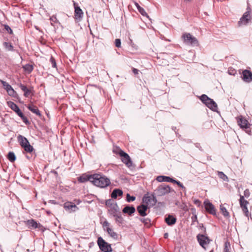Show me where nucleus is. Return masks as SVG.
Wrapping results in <instances>:
<instances>
[{
	"instance_id": "f257e3e1",
	"label": "nucleus",
	"mask_w": 252,
	"mask_h": 252,
	"mask_svg": "<svg viewBox=\"0 0 252 252\" xmlns=\"http://www.w3.org/2000/svg\"><path fill=\"white\" fill-rule=\"evenodd\" d=\"M92 184L97 187L105 188L110 185L111 182L108 178L103 174H94Z\"/></svg>"
},
{
	"instance_id": "f03ea898",
	"label": "nucleus",
	"mask_w": 252,
	"mask_h": 252,
	"mask_svg": "<svg viewBox=\"0 0 252 252\" xmlns=\"http://www.w3.org/2000/svg\"><path fill=\"white\" fill-rule=\"evenodd\" d=\"M182 38L184 43L187 45L194 47L199 45L197 38L189 33H184L182 35Z\"/></svg>"
},
{
	"instance_id": "7ed1b4c3",
	"label": "nucleus",
	"mask_w": 252,
	"mask_h": 252,
	"mask_svg": "<svg viewBox=\"0 0 252 252\" xmlns=\"http://www.w3.org/2000/svg\"><path fill=\"white\" fill-rule=\"evenodd\" d=\"M200 100L210 109L216 112L218 109V105L213 99L209 97L206 94H202L200 96Z\"/></svg>"
},
{
	"instance_id": "20e7f679",
	"label": "nucleus",
	"mask_w": 252,
	"mask_h": 252,
	"mask_svg": "<svg viewBox=\"0 0 252 252\" xmlns=\"http://www.w3.org/2000/svg\"><path fill=\"white\" fill-rule=\"evenodd\" d=\"M17 139L20 146L26 152L31 153L33 151V147L30 145L27 138L21 135H19Z\"/></svg>"
},
{
	"instance_id": "39448f33",
	"label": "nucleus",
	"mask_w": 252,
	"mask_h": 252,
	"mask_svg": "<svg viewBox=\"0 0 252 252\" xmlns=\"http://www.w3.org/2000/svg\"><path fill=\"white\" fill-rule=\"evenodd\" d=\"M97 244L100 250L103 252H111L112 251L111 245L105 241L101 237L98 238Z\"/></svg>"
},
{
	"instance_id": "423d86ee",
	"label": "nucleus",
	"mask_w": 252,
	"mask_h": 252,
	"mask_svg": "<svg viewBox=\"0 0 252 252\" xmlns=\"http://www.w3.org/2000/svg\"><path fill=\"white\" fill-rule=\"evenodd\" d=\"M170 187L165 184L159 186L155 190L154 193L158 196H163L170 192Z\"/></svg>"
},
{
	"instance_id": "0eeeda50",
	"label": "nucleus",
	"mask_w": 252,
	"mask_h": 252,
	"mask_svg": "<svg viewBox=\"0 0 252 252\" xmlns=\"http://www.w3.org/2000/svg\"><path fill=\"white\" fill-rule=\"evenodd\" d=\"M251 8L248 6L247 8L246 12L243 14L242 17L240 18V20L238 22L239 26H241V25H246L251 21Z\"/></svg>"
},
{
	"instance_id": "6e6552de",
	"label": "nucleus",
	"mask_w": 252,
	"mask_h": 252,
	"mask_svg": "<svg viewBox=\"0 0 252 252\" xmlns=\"http://www.w3.org/2000/svg\"><path fill=\"white\" fill-rule=\"evenodd\" d=\"M119 155L122 158V161L128 167H130L132 165V162L129 156V155L125 153L124 151L120 149L119 151Z\"/></svg>"
},
{
	"instance_id": "1a4fd4ad",
	"label": "nucleus",
	"mask_w": 252,
	"mask_h": 252,
	"mask_svg": "<svg viewBox=\"0 0 252 252\" xmlns=\"http://www.w3.org/2000/svg\"><path fill=\"white\" fill-rule=\"evenodd\" d=\"M239 203L245 215L249 218V216L251 215L247 208V205L249 204V202L245 199L244 196L240 195Z\"/></svg>"
},
{
	"instance_id": "9d476101",
	"label": "nucleus",
	"mask_w": 252,
	"mask_h": 252,
	"mask_svg": "<svg viewBox=\"0 0 252 252\" xmlns=\"http://www.w3.org/2000/svg\"><path fill=\"white\" fill-rule=\"evenodd\" d=\"M197 239L199 245L205 249H206L205 246L209 244L211 241L209 238L205 234H198Z\"/></svg>"
},
{
	"instance_id": "9b49d317",
	"label": "nucleus",
	"mask_w": 252,
	"mask_h": 252,
	"mask_svg": "<svg viewBox=\"0 0 252 252\" xmlns=\"http://www.w3.org/2000/svg\"><path fill=\"white\" fill-rule=\"evenodd\" d=\"M142 201L146 203L147 205L150 204L154 206L157 203V200L156 196L154 195H152V196H146L145 195L142 198Z\"/></svg>"
},
{
	"instance_id": "f8f14e48",
	"label": "nucleus",
	"mask_w": 252,
	"mask_h": 252,
	"mask_svg": "<svg viewBox=\"0 0 252 252\" xmlns=\"http://www.w3.org/2000/svg\"><path fill=\"white\" fill-rule=\"evenodd\" d=\"M205 210L209 214L213 215H216V209L214 206L208 200H205L204 202Z\"/></svg>"
},
{
	"instance_id": "ddd939ff",
	"label": "nucleus",
	"mask_w": 252,
	"mask_h": 252,
	"mask_svg": "<svg viewBox=\"0 0 252 252\" xmlns=\"http://www.w3.org/2000/svg\"><path fill=\"white\" fill-rule=\"evenodd\" d=\"M73 1V5L75 9V17L76 19H81L83 18V12L80 7L78 6V4L74 1Z\"/></svg>"
},
{
	"instance_id": "4468645a",
	"label": "nucleus",
	"mask_w": 252,
	"mask_h": 252,
	"mask_svg": "<svg viewBox=\"0 0 252 252\" xmlns=\"http://www.w3.org/2000/svg\"><path fill=\"white\" fill-rule=\"evenodd\" d=\"M93 179V174L88 175L86 174H83L78 178V181L80 183H85L87 181H90L92 183Z\"/></svg>"
},
{
	"instance_id": "2eb2a0df",
	"label": "nucleus",
	"mask_w": 252,
	"mask_h": 252,
	"mask_svg": "<svg viewBox=\"0 0 252 252\" xmlns=\"http://www.w3.org/2000/svg\"><path fill=\"white\" fill-rule=\"evenodd\" d=\"M243 79L246 82L252 81V73L248 70H244L242 72Z\"/></svg>"
},
{
	"instance_id": "dca6fc26",
	"label": "nucleus",
	"mask_w": 252,
	"mask_h": 252,
	"mask_svg": "<svg viewBox=\"0 0 252 252\" xmlns=\"http://www.w3.org/2000/svg\"><path fill=\"white\" fill-rule=\"evenodd\" d=\"M237 123L242 128L246 129L248 128V121L246 119L243 118L242 116H240L238 118Z\"/></svg>"
},
{
	"instance_id": "f3484780",
	"label": "nucleus",
	"mask_w": 252,
	"mask_h": 252,
	"mask_svg": "<svg viewBox=\"0 0 252 252\" xmlns=\"http://www.w3.org/2000/svg\"><path fill=\"white\" fill-rule=\"evenodd\" d=\"M8 106L13 110L14 111L18 116L21 115L23 113L21 112L19 107L17 104L14 103L12 101H8L7 102Z\"/></svg>"
},
{
	"instance_id": "a211bd4d",
	"label": "nucleus",
	"mask_w": 252,
	"mask_h": 252,
	"mask_svg": "<svg viewBox=\"0 0 252 252\" xmlns=\"http://www.w3.org/2000/svg\"><path fill=\"white\" fill-rule=\"evenodd\" d=\"M148 209V206L145 204H141L137 207V210L139 215L142 217H145L147 215L146 211Z\"/></svg>"
},
{
	"instance_id": "6ab92c4d",
	"label": "nucleus",
	"mask_w": 252,
	"mask_h": 252,
	"mask_svg": "<svg viewBox=\"0 0 252 252\" xmlns=\"http://www.w3.org/2000/svg\"><path fill=\"white\" fill-rule=\"evenodd\" d=\"M176 218L171 215H168L165 218V221L170 226L173 225L176 222Z\"/></svg>"
},
{
	"instance_id": "aec40b11",
	"label": "nucleus",
	"mask_w": 252,
	"mask_h": 252,
	"mask_svg": "<svg viewBox=\"0 0 252 252\" xmlns=\"http://www.w3.org/2000/svg\"><path fill=\"white\" fill-rule=\"evenodd\" d=\"M20 88L24 92V96L28 97L29 96L30 94L32 93V89H28L25 85L20 83L18 85Z\"/></svg>"
},
{
	"instance_id": "412c9836",
	"label": "nucleus",
	"mask_w": 252,
	"mask_h": 252,
	"mask_svg": "<svg viewBox=\"0 0 252 252\" xmlns=\"http://www.w3.org/2000/svg\"><path fill=\"white\" fill-rule=\"evenodd\" d=\"M64 208L66 210H71L75 212L78 208L74 203L71 202H67L64 204Z\"/></svg>"
},
{
	"instance_id": "4be33fe9",
	"label": "nucleus",
	"mask_w": 252,
	"mask_h": 252,
	"mask_svg": "<svg viewBox=\"0 0 252 252\" xmlns=\"http://www.w3.org/2000/svg\"><path fill=\"white\" fill-rule=\"evenodd\" d=\"M104 230L106 231L109 236L114 239V240H118V234L115 232L113 229L109 227H107L106 228H104Z\"/></svg>"
},
{
	"instance_id": "5701e85b",
	"label": "nucleus",
	"mask_w": 252,
	"mask_h": 252,
	"mask_svg": "<svg viewBox=\"0 0 252 252\" xmlns=\"http://www.w3.org/2000/svg\"><path fill=\"white\" fill-rule=\"evenodd\" d=\"M135 212V208L133 206H126L123 209V212L125 214H127L128 215L131 216Z\"/></svg>"
},
{
	"instance_id": "b1692460",
	"label": "nucleus",
	"mask_w": 252,
	"mask_h": 252,
	"mask_svg": "<svg viewBox=\"0 0 252 252\" xmlns=\"http://www.w3.org/2000/svg\"><path fill=\"white\" fill-rule=\"evenodd\" d=\"M123 192L122 190L116 189H114L111 194V196L112 198L116 199L118 196H122L123 195Z\"/></svg>"
},
{
	"instance_id": "393cba45",
	"label": "nucleus",
	"mask_w": 252,
	"mask_h": 252,
	"mask_svg": "<svg viewBox=\"0 0 252 252\" xmlns=\"http://www.w3.org/2000/svg\"><path fill=\"white\" fill-rule=\"evenodd\" d=\"M29 110L37 116H40L41 113L36 106L33 105H29L27 106Z\"/></svg>"
},
{
	"instance_id": "a878e982",
	"label": "nucleus",
	"mask_w": 252,
	"mask_h": 252,
	"mask_svg": "<svg viewBox=\"0 0 252 252\" xmlns=\"http://www.w3.org/2000/svg\"><path fill=\"white\" fill-rule=\"evenodd\" d=\"M115 218V220L118 224H122L124 222V219L122 216L121 212L113 215Z\"/></svg>"
},
{
	"instance_id": "bb28decb",
	"label": "nucleus",
	"mask_w": 252,
	"mask_h": 252,
	"mask_svg": "<svg viewBox=\"0 0 252 252\" xmlns=\"http://www.w3.org/2000/svg\"><path fill=\"white\" fill-rule=\"evenodd\" d=\"M111 210V214L112 215L118 213L120 212V208L117 205V203L115 202V203L110 208Z\"/></svg>"
},
{
	"instance_id": "cd10ccee",
	"label": "nucleus",
	"mask_w": 252,
	"mask_h": 252,
	"mask_svg": "<svg viewBox=\"0 0 252 252\" xmlns=\"http://www.w3.org/2000/svg\"><path fill=\"white\" fill-rule=\"evenodd\" d=\"M135 5L137 7L138 11L142 15L144 16H146L147 17L149 18L148 14L146 12L145 10L143 8L141 7L137 3H135Z\"/></svg>"
},
{
	"instance_id": "c85d7f7f",
	"label": "nucleus",
	"mask_w": 252,
	"mask_h": 252,
	"mask_svg": "<svg viewBox=\"0 0 252 252\" xmlns=\"http://www.w3.org/2000/svg\"><path fill=\"white\" fill-rule=\"evenodd\" d=\"M27 224L29 226V227L33 228H36L38 227L37 222L32 219L28 220L27 221Z\"/></svg>"
},
{
	"instance_id": "c756f323",
	"label": "nucleus",
	"mask_w": 252,
	"mask_h": 252,
	"mask_svg": "<svg viewBox=\"0 0 252 252\" xmlns=\"http://www.w3.org/2000/svg\"><path fill=\"white\" fill-rule=\"evenodd\" d=\"M170 177L165 176H159L157 177V180L159 182H170Z\"/></svg>"
},
{
	"instance_id": "7c9ffc66",
	"label": "nucleus",
	"mask_w": 252,
	"mask_h": 252,
	"mask_svg": "<svg viewBox=\"0 0 252 252\" xmlns=\"http://www.w3.org/2000/svg\"><path fill=\"white\" fill-rule=\"evenodd\" d=\"M3 46L8 51H14V47L10 43L5 42L3 43Z\"/></svg>"
},
{
	"instance_id": "2f4dec72",
	"label": "nucleus",
	"mask_w": 252,
	"mask_h": 252,
	"mask_svg": "<svg viewBox=\"0 0 252 252\" xmlns=\"http://www.w3.org/2000/svg\"><path fill=\"white\" fill-rule=\"evenodd\" d=\"M218 175L219 177L223 181L227 182L228 181V178L227 176L223 172L221 171H218Z\"/></svg>"
},
{
	"instance_id": "473e14b6",
	"label": "nucleus",
	"mask_w": 252,
	"mask_h": 252,
	"mask_svg": "<svg viewBox=\"0 0 252 252\" xmlns=\"http://www.w3.org/2000/svg\"><path fill=\"white\" fill-rule=\"evenodd\" d=\"M7 158L8 160L11 162H14L16 159V156L14 154V153L12 152H10L7 155Z\"/></svg>"
},
{
	"instance_id": "72a5a7b5",
	"label": "nucleus",
	"mask_w": 252,
	"mask_h": 252,
	"mask_svg": "<svg viewBox=\"0 0 252 252\" xmlns=\"http://www.w3.org/2000/svg\"><path fill=\"white\" fill-rule=\"evenodd\" d=\"M0 82L2 85L3 88L6 90V91L9 89L10 90H12L11 89L12 87L8 83L2 80H0Z\"/></svg>"
},
{
	"instance_id": "f704fd0d",
	"label": "nucleus",
	"mask_w": 252,
	"mask_h": 252,
	"mask_svg": "<svg viewBox=\"0 0 252 252\" xmlns=\"http://www.w3.org/2000/svg\"><path fill=\"white\" fill-rule=\"evenodd\" d=\"M25 70L27 71L29 73L32 72L33 69V67L32 65L27 64L24 66Z\"/></svg>"
},
{
	"instance_id": "c9c22d12",
	"label": "nucleus",
	"mask_w": 252,
	"mask_h": 252,
	"mask_svg": "<svg viewBox=\"0 0 252 252\" xmlns=\"http://www.w3.org/2000/svg\"><path fill=\"white\" fill-rule=\"evenodd\" d=\"M220 209L224 217H228L229 216V213L227 211L226 209L223 207L222 205H220Z\"/></svg>"
},
{
	"instance_id": "e433bc0d",
	"label": "nucleus",
	"mask_w": 252,
	"mask_h": 252,
	"mask_svg": "<svg viewBox=\"0 0 252 252\" xmlns=\"http://www.w3.org/2000/svg\"><path fill=\"white\" fill-rule=\"evenodd\" d=\"M139 220L146 225H149L151 224V220L148 218H140Z\"/></svg>"
},
{
	"instance_id": "4c0bfd02",
	"label": "nucleus",
	"mask_w": 252,
	"mask_h": 252,
	"mask_svg": "<svg viewBox=\"0 0 252 252\" xmlns=\"http://www.w3.org/2000/svg\"><path fill=\"white\" fill-rule=\"evenodd\" d=\"M50 20L51 21V24L52 26H54V24L55 23H59V20L57 19L56 15H53L50 18Z\"/></svg>"
},
{
	"instance_id": "58836bf2",
	"label": "nucleus",
	"mask_w": 252,
	"mask_h": 252,
	"mask_svg": "<svg viewBox=\"0 0 252 252\" xmlns=\"http://www.w3.org/2000/svg\"><path fill=\"white\" fill-rule=\"evenodd\" d=\"M136 199V197L134 196H130L129 193H127L126 194V201L127 202H131L134 201Z\"/></svg>"
},
{
	"instance_id": "ea45409f",
	"label": "nucleus",
	"mask_w": 252,
	"mask_h": 252,
	"mask_svg": "<svg viewBox=\"0 0 252 252\" xmlns=\"http://www.w3.org/2000/svg\"><path fill=\"white\" fill-rule=\"evenodd\" d=\"M115 201L112 199H108L106 201V205L110 208L115 203Z\"/></svg>"
},
{
	"instance_id": "a19ab883",
	"label": "nucleus",
	"mask_w": 252,
	"mask_h": 252,
	"mask_svg": "<svg viewBox=\"0 0 252 252\" xmlns=\"http://www.w3.org/2000/svg\"><path fill=\"white\" fill-rule=\"evenodd\" d=\"M19 117L21 118V119L26 124H29V121H28L27 118L24 116L23 113L20 115Z\"/></svg>"
},
{
	"instance_id": "79ce46f5",
	"label": "nucleus",
	"mask_w": 252,
	"mask_h": 252,
	"mask_svg": "<svg viewBox=\"0 0 252 252\" xmlns=\"http://www.w3.org/2000/svg\"><path fill=\"white\" fill-rule=\"evenodd\" d=\"M52 66L54 68H57V64L55 59L52 56L50 59Z\"/></svg>"
},
{
	"instance_id": "37998d69",
	"label": "nucleus",
	"mask_w": 252,
	"mask_h": 252,
	"mask_svg": "<svg viewBox=\"0 0 252 252\" xmlns=\"http://www.w3.org/2000/svg\"><path fill=\"white\" fill-rule=\"evenodd\" d=\"M3 26H4V29L5 30V31H6L9 33H10V34L13 33L12 30H11V29L8 25H4Z\"/></svg>"
},
{
	"instance_id": "c03bdc74",
	"label": "nucleus",
	"mask_w": 252,
	"mask_h": 252,
	"mask_svg": "<svg viewBox=\"0 0 252 252\" xmlns=\"http://www.w3.org/2000/svg\"><path fill=\"white\" fill-rule=\"evenodd\" d=\"M115 44L116 47H117L118 48L121 47V41L120 39H118V38L116 39L115 41Z\"/></svg>"
},
{
	"instance_id": "a18cd8bd",
	"label": "nucleus",
	"mask_w": 252,
	"mask_h": 252,
	"mask_svg": "<svg viewBox=\"0 0 252 252\" xmlns=\"http://www.w3.org/2000/svg\"><path fill=\"white\" fill-rule=\"evenodd\" d=\"M250 195V192L249 189H246L244 191V196L248 198Z\"/></svg>"
},
{
	"instance_id": "49530a36",
	"label": "nucleus",
	"mask_w": 252,
	"mask_h": 252,
	"mask_svg": "<svg viewBox=\"0 0 252 252\" xmlns=\"http://www.w3.org/2000/svg\"><path fill=\"white\" fill-rule=\"evenodd\" d=\"M12 90H8L7 92L9 94V95L11 96H14V94L16 93L15 91L14 90V89L12 88V87L11 88Z\"/></svg>"
},
{
	"instance_id": "de8ad7c7",
	"label": "nucleus",
	"mask_w": 252,
	"mask_h": 252,
	"mask_svg": "<svg viewBox=\"0 0 252 252\" xmlns=\"http://www.w3.org/2000/svg\"><path fill=\"white\" fill-rule=\"evenodd\" d=\"M228 72L230 75H234L236 73V71L235 69H232L231 68H229Z\"/></svg>"
},
{
	"instance_id": "09e8293b",
	"label": "nucleus",
	"mask_w": 252,
	"mask_h": 252,
	"mask_svg": "<svg viewBox=\"0 0 252 252\" xmlns=\"http://www.w3.org/2000/svg\"><path fill=\"white\" fill-rule=\"evenodd\" d=\"M109 225L110 223L107 220L104 221L102 224L104 229L106 228L107 227H109Z\"/></svg>"
},
{
	"instance_id": "8fccbe9b",
	"label": "nucleus",
	"mask_w": 252,
	"mask_h": 252,
	"mask_svg": "<svg viewBox=\"0 0 252 252\" xmlns=\"http://www.w3.org/2000/svg\"><path fill=\"white\" fill-rule=\"evenodd\" d=\"M199 227H200V229L202 231H203L204 233L206 232V228L204 226V225L202 223H201L199 225Z\"/></svg>"
},
{
	"instance_id": "3c124183",
	"label": "nucleus",
	"mask_w": 252,
	"mask_h": 252,
	"mask_svg": "<svg viewBox=\"0 0 252 252\" xmlns=\"http://www.w3.org/2000/svg\"><path fill=\"white\" fill-rule=\"evenodd\" d=\"M194 145H195V146L196 148H198L200 151H202V147H201V146H200V144L199 143H195V144H194Z\"/></svg>"
},
{
	"instance_id": "603ef678",
	"label": "nucleus",
	"mask_w": 252,
	"mask_h": 252,
	"mask_svg": "<svg viewBox=\"0 0 252 252\" xmlns=\"http://www.w3.org/2000/svg\"><path fill=\"white\" fill-rule=\"evenodd\" d=\"M194 203L197 206H199L201 204V201L198 199H196L194 201Z\"/></svg>"
},
{
	"instance_id": "864d4df0",
	"label": "nucleus",
	"mask_w": 252,
	"mask_h": 252,
	"mask_svg": "<svg viewBox=\"0 0 252 252\" xmlns=\"http://www.w3.org/2000/svg\"><path fill=\"white\" fill-rule=\"evenodd\" d=\"M139 70L136 68H133L132 69V72L134 74H138Z\"/></svg>"
},
{
	"instance_id": "5fc2aeb1",
	"label": "nucleus",
	"mask_w": 252,
	"mask_h": 252,
	"mask_svg": "<svg viewBox=\"0 0 252 252\" xmlns=\"http://www.w3.org/2000/svg\"><path fill=\"white\" fill-rule=\"evenodd\" d=\"M178 181L177 180H176L173 178H170V183H174V184H176L177 182Z\"/></svg>"
},
{
	"instance_id": "6e6d98bb",
	"label": "nucleus",
	"mask_w": 252,
	"mask_h": 252,
	"mask_svg": "<svg viewBox=\"0 0 252 252\" xmlns=\"http://www.w3.org/2000/svg\"><path fill=\"white\" fill-rule=\"evenodd\" d=\"M191 219H192V220L193 222L197 220V216H196V215H195L194 217H192Z\"/></svg>"
},
{
	"instance_id": "4d7b16f0",
	"label": "nucleus",
	"mask_w": 252,
	"mask_h": 252,
	"mask_svg": "<svg viewBox=\"0 0 252 252\" xmlns=\"http://www.w3.org/2000/svg\"><path fill=\"white\" fill-rule=\"evenodd\" d=\"M51 172L53 173L54 174H55L56 176H57L58 175V172L57 171H56L55 170H52V171H51Z\"/></svg>"
},
{
	"instance_id": "13d9d810",
	"label": "nucleus",
	"mask_w": 252,
	"mask_h": 252,
	"mask_svg": "<svg viewBox=\"0 0 252 252\" xmlns=\"http://www.w3.org/2000/svg\"><path fill=\"white\" fill-rule=\"evenodd\" d=\"M180 187L183 189L184 191H186V189L185 187H184V186L183 185V184H182V185Z\"/></svg>"
},
{
	"instance_id": "bf43d9fd",
	"label": "nucleus",
	"mask_w": 252,
	"mask_h": 252,
	"mask_svg": "<svg viewBox=\"0 0 252 252\" xmlns=\"http://www.w3.org/2000/svg\"><path fill=\"white\" fill-rule=\"evenodd\" d=\"M182 183H181L180 181H178L176 184H177L178 186H180L182 185Z\"/></svg>"
},
{
	"instance_id": "052dcab7",
	"label": "nucleus",
	"mask_w": 252,
	"mask_h": 252,
	"mask_svg": "<svg viewBox=\"0 0 252 252\" xmlns=\"http://www.w3.org/2000/svg\"><path fill=\"white\" fill-rule=\"evenodd\" d=\"M182 183H181L180 181H178L176 184H177L178 186H180L182 185Z\"/></svg>"
},
{
	"instance_id": "680f3d73",
	"label": "nucleus",
	"mask_w": 252,
	"mask_h": 252,
	"mask_svg": "<svg viewBox=\"0 0 252 252\" xmlns=\"http://www.w3.org/2000/svg\"><path fill=\"white\" fill-rule=\"evenodd\" d=\"M185 207H186V205L184 203L183 205H182L181 206V207L183 209H185Z\"/></svg>"
},
{
	"instance_id": "e2e57ef3",
	"label": "nucleus",
	"mask_w": 252,
	"mask_h": 252,
	"mask_svg": "<svg viewBox=\"0 0 252 252\" xmlns=\"http://www.w3.org/2000/svg\"><path fill=\"white\" fill-rule=\"evenodd\" d=\"M168 233H165V234H164V237L165 238H167L168 237Z\"/></svg>"
},
{
	"instance_id": "0e129e2a",
	"label": "nucleus",
	"mask_w": 252,
	"mask_h": 252,
	"mask_svg": "<svg viewBox=\"0 0 252 252\" xmlns=\"http://www.w3.org/2000/svg\"><path fill=\"white\" fill-rule=\"evenodd\" d=\"M26 251H27V252H30V250H29V249H27V250H26Z\"/></svg>"
},
{
	"instance_id": "69168bd1",
	"label": "nucleus",
	"mask_w": 252,
	"mask_h": 252,
	"mask_svg": "<svg viewBox=\"0 0 252 252\" xmlns=\"http://www.w3.org/2000/svg\"><path fill=\"white\" fill-rule=\"evenodd\" d=\"M185 1H190L191 0H185Z\"/></svg>"
},
{
	"instance_id": "338daca9",
	"label": "nucleus",
	"mask_w": 252,
	"mask_h": 252,
	"mask_svg": "<svg viewBox=\"0 0 252 252\" xmlns=\"http://www.w3.org/2000/svg\"><path fill=\"white\" fill-rule=\"evenodd\" d=\"M210 252H214V251L212 250Z\"/></svg>"
},
{
	"instance_id": "774afa93",
	"label": "nucleus",
	"mask_w": 252,
	"mask_h": 252,
	"mask_svg": "<svg viewBox=\"0 0 252 252\" xmlns=\"http://www.w3.org/2000/svg\"><path fill=\"white\" fill-rule=\"evenodd\" d=\"M224 252H228L227 250H225Z\"/></svg>"
}]
</instances>
